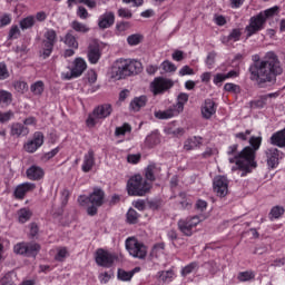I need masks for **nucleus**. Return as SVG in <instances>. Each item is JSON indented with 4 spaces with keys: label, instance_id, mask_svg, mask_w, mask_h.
<instances>
[{
    "label": "nucleus",
    "instance_id": "1",
    "mask_svg": "<svg viewBox=\"0 0 285 285\" xmlns=\"http://www.w3.org/2000/svg\"><path fill=\"white\" fill-rule=\"evenodd\" d=\"M248 72L250 81L264 86V83H275L284 69L276 53L268 51L264 59H259L258 55L253 56V63L249 65Z\"/></svg>",
    "mask_w": 285,
    "mask_h": 285
},
{
    "label": "nucleus",
    "instance_id": "2",
    "mask_svg": "<svg viewBox=\"0 0 285 285\" xmlns=\"http://www.w3.org/2000/svg\"><path fill=\"white\" fill-rule=\"evenodd\" d=\"M249 146L245 147L235 158H229V164H236L232 167V170H243L240 177H245L250 173V168H257V163H255V153L259 150L262 146V137H250Z\"/></svg>",
    "mask_w": 285,
    "mask_h": 285
},
{
    "label": "nucleus",
    "instance_id": "3",
    "mask_svg": "<svg viewBox=\"0 0 285 285\" xmlns=\"http://www.w3.org/2000/svg\"><path fill=\"white\" fill-rule=\"evenodd\" d=\"M144 70L141 61L135 59L120 58L116 60L112 67V75L116 79H126V77H135Z\"/></svg>",
    "mask_w": 285,
    "mask_h": 285
},
{
    "label": "nucleus",
    "instance_id": "4",
    "mask_svg": "<svg viewBox=\"0 0 285 285\" xmlns=\"http://www.w3.org/2000/svg\"><path fill=\"white\" fill-rule=\"evenodd\" d=\"M128 195L134 197H144L150 190V183L144 179L141 175L132 176L127 183Z\"/></svg>",
    "mask_w": 285,
    "mask_h": 285
},
{
    "label": "nucleus",
    "instance_id": "5",
    "mask_svg": "<svg viewBox=\"0 0 285 285\" xmlns=\"http://www.w3.org/2000/svg\"><path fill=\"white\" fill-rule=\"evenodd\" d=\"M110 115H112V106L110 104L100 105L89 114L86 124L88 128H95L96 124H99L101 119L110 117Z\"/></svg>",
    "mask_w": 285,
    "mask_h": 285
},
{
    "label": "nucleus",
    "instance_id": "6",
    "mask_svg": "<svg viewBox=\"0 0 285 285\" xmlns=\"http://www.w3.org/2000/svg\"><path fill=\"white\" fill-rule=\"evenodd\" d=\"M126 249L129 255H131V257H136V259H146V255H148V247L135 237L126 239Z\"/></svg>",
    "mask_w": 285,
    "mask_h": 285
},
{
    "label": "nucleus",
    "instance_id": "7",
    "mask_svg": "<svg viewBox=\"0 0 285 285\" xmlns=\"http://www.w3.org/2000/svg\"><path fill=\"white\" fill-rule=\"evenodd\" d=\"M200 222L199 216L181 218L177 223L178 230H180L185 237H193V233H195V228L199 226Z\"/></svg>",
    "mask_w": 285,
    "mask_h": 285
},
{
    "label": "nucleus",
    "instance_id": "8",
    "mask_svg": "<svg viewBox=\"0 0 285 285\" xmlns=\"http://www.w3.org/2000/svg\"><path fill=\"white\" fill-rule=\"evenodd\" d=\"M55 43H57V31L48 29L43 35L41 57L48 59L55 50Z\"/></svg>",
    "mask_w": 285,
    "mask_h": 285
},
{
    "label": "nucleus",
    "instance_id": "9",
    "mask_svg": "<svg viewBox=\"0 0 285 285\" xmlns=\"http://www.w3.org/2000/svg\"><path fill=\"white\" fill-rule=\"evenodd\" d=\"M105 197H106V193H104L101 188L96 187L94 188V191L89 195V197L79 196L78 204H80L81 206H87L89 202L94 206H104Z\"/></svg>",
    "mask_w": 285,
    "mask_h": 285
},
{
    "label": "nucleus",
    "instance_id": "10",
    "mask_svg": "<svg viewBox=\"0 0 285 285\" xmlns=\"http://www.w3.org/2000/svg\"><path fill=\"white\" fill-rule=\"evenodd\" d=\"M17 255H24V257H37L41 246L37 243H19L13 247Z\"/></svg>",
    "mask_w": 285,
    "mask_h": 285
},
{
    "label": "nucleus",
    "instance_id": "11",
    "mask_svg": "<svg viewBox=\"0 0 285 285\" xmlns=\"http://www.w3.org/2000/svg\"><path fill=\"white\" fill-rule=\"evenodd\" d=\"M266 22L264 20L263 14L253 16L249 19L248 26L245 27L246 38L253 37V35H257L261 30H264Z\"/></svg>",
    "mask_w": 285,
    "mask_h": 285
},
{
    "label": "nucleus",
    "instance_id": "12",
    "mask_svg": "<svg viewBox=\"0 0 285 285\" xmlns=\"http://www.w3.org/2000/svg\"><path fill=\"white\" fill-rule=\"evenodd\" d=\"M175 86V82L168 78L156 77L150 83V90L153 95H164L167 90H170Z\"/></svg>",
    "mask_w": 285,
    "mask_h": 285
},
{
    "label": "nucleus",
    "instance_id": "13",
    "mask_svg": "<svg viewBox=\"0 0 285 285\" xmlns=\"http://www.w3.org/2000/svg\"><path fill=\"white\" fill-rule=\"evenodd\" d=\"M86 68H88L86 60H83V58H76L73 60V68L70 72L62 73V79L70 80L72 78L81 77L83 72H86Z\"/></svg>",
    "mask_w": 285,
    "mask_h": 285
},
{
    "label": "nucleus",
    "instance_id": "14",
    "mask_svg": "<svg viewBox=\"0 0 285 285\" xmlns=\"http://www.w3.org/2000/svg\"><path fill=\"white\" fill-rule=\"evenodd\" d=\"M115 259H117V256L108 250L99 248L96 252V264L102 266V268H110L115 264Z\"/></svg>",
    "mask_w": 285,
    "mask_h": 285
},
{
    "label": "nucleus",
    "instance_id": "15",
    "mask_svg": "<svg viewBox=\"0 0 285 285\" xmlns=\"http://www.w3.org/2000/svg\"><path fill=\"white\" fill-rule=\"evenodd\" d=\"M213 188L217 197H226V195H228V178H226V176H216L214 178Z\"/></svg>",
    "mask_w": 285,
    "mask_h": 285
},
{
    "label": "nucleus",
    "instance_id": "16",
    "mask_svg": "<svg viewBox=\"0 0 285 285\" xmlns=\"http://www.w3.org/2000/svg\"><path fill=\"white\" fill-rule=\"evenodd\" d=\"M36 189H37V184L35 183L26 181V183L19 184L16 186L13 190V197L14 199H26V195H28V193H32Z\"/></svg>",
    "mask_w": 285,
    "mask_h": 285
},
{
    "label": "nucleus",
    "instance_id": "17",
    "mask_svg": "<svg viewBox=\"0 0 285 285\" xmlns=\"http://www.w3.org/2000/svg\"><path fill=\"white\" fill-rule=\"evenodd\" d=\"M43 146V134L41 131H36L33 134V139L24 144L26 153H37L39 148Z\"/></svg>",
    "mask_w": 285,
    "mask_h": 285
},
{
    "label": "nucleus",
    "instance_id": "18",
    "mask_svg": "<svg viewBox=\"0 0 285 285\" xmlns=\"http://www.w3.org/2000/svg\"><path fill=\"white\" fill-rule=\"evenodd\" d=\"M267 166L269 168H277L279 166V159L284 157V153L277 148H268L266 151Z\"/></svg>",
    "mask_w": 285,
    "mask_h": 285
},
{
    "label": "nucleus",
    "instance_id": "19",
    "mask_svg": "<svg viewBox=\"0 0 285 285\" xmlns=\"http://www.w3.org/2000/svg\"><path fill=\"white\" fill-rule=\"evenodd\" d=\"M200 112L203 119H212L213 115L217 112V102L210 98L205 99L200 107Z\"/></svg>",
    "mask_w": 285,
    "mask_h": 285
},
{
    "label": "nucleus",
    "instance_id": "20",
    "mask_svg": "<svg viewBox=\"0 0 285 285\" xmlns=\"http://www.w3.org/2000/svg\"><path fill=\"white\" fill-rule=\"evenodd\" d=\"M26 175L30 181H41L46 177V171L40 166L32 165L26 170Z\"/></svg>",
    "mask_w": 285,
    "mask_h": 285
},
{
    "label": "nucleus",
    "instance_id": "21",
    "mask_svg": "<svg viewBox=\"0 0 285 285\" xmlns=\"http://www.w3.org/2000/svg\"><path fill=\"white\" fill-rule=\"evenodd\" d=\"M88 61L89 63H99V60L101 59V46H99L97 42H92L88 47Z\"/></svg>",
    "mask_w": 285,
    "mask_h": 285
},
{
    "label": "nucleus",
    "instance_id": "22",
    "mask_svg": "<svg viewBox=\"0 0 285 285\" xmlns=\"http://www.w3.org/2000/svg\"><path fill=\"white\" fill-rule=\"evenodd\" d=\"M115 24V13L112 11L105 12L99 17L98 27L100 30H106Z\"/></svg>",
    "mask_w": 285,
    "mask_h": 285
},
{
    "label": "nucleus",
    "instance_id": "23",
    "mask_svg": "<svg viewBox=\"0 0 285 285\" xmlns=\"http://www.w3.org/2000/svg\"><path fill=\"white\" fill-rule=\"evenodd\" d=\"M11 137H27L30 135V129L21 122H13L10 127Z\"/></svg>",
    "mask_w": 285,
    "mask_h": 285
},
{
    "label": "nucleus",
    "instance_id": "24",
    "mask_svg": "<svg viewBox=\"0 0 285 285\" xmlns=\"http://www.w3.org/2000/svg\"><path fill=\"white\" fill-rule=\"evenodd\" d=\"M154 115H155L156 119H173V117H177L178 115H181V112L179 110H177L175 108V106L173 105L166 110L155 111Z\"/></svg>",
    "mask_w": 285,
    "mask_h": 285
},
{
    "label": "nucleus",
    "instance_id": "25",
    "mask_svg": "<svg viewBox=\"0 0 285 285\" xmlns=\"http://www.w3.org/2000/svg\"><path fill=\"white\" fill-rule=\"evenodd\" d=\"M203 144H204V138H202V136H194V137L187 138L184 142V150L190 151V150H195L196 148H202Z\"/></svg>",
    "mask_w": 285,
    "mask_h": 285
},
{
    "label": "nucleus",
    "instance_id": "26",
    "mask_svg": "<svg viewBox=\"0 0 285 285\" xmlns=\"http://www.w3.org/2000/svg\"><path fill=\"white\" fill-rule=\"evenodd\" d=\"M92 166H95V151L89 149L83 157L82 171L90 173V170H92Z\"/></svg>",
    "mask_w": 285,
    "mask_h": 285
},
{
    "label": "nucleus",
    "instance_id": "27",
    "mask_svg": "<svg viewBox=\"0 0 285 285\" xmlns=\"http://www.w3.org/2000/svg\"><path fill=\"white\" fill-rule=\"evenodd\" d=\"M148 104V98L146 96H139L131 100L129 108L134 112H139Z\"/></svg>",
    "mask_w": 285,
    "mask_h": 285
},
{
    "label": "nucleus",
    "instance_id": "28",
    "mask_svg": "<svg viewBox=\"0 0 285 285\" xmlns=\"http://www.w3.org/2000/svg\"><path fill=\"white\" fill-rule=\"evenodd\" d=\"M62 41L65 46H68V48H72L73 50L79 48V41H77L75 35H72V31H68Z\"/></svg>",
    "mask_w": 285,
    "mask_h": 285
},
{
    "label": "nucleus",
    "instance_id": "29",
    "mask_svg": "<svg viewBox=\"0 0 285 285\" xmlns=\"http://www.w3.org/2000/svg\"><path fill=\"white\" fill-rule=\"evenodd\" d=\"M160 141L161 139L159 138V132L154 131L146 137L145 145L148 146V148H154V146H157L160 144Z\"/></svg>",
    "mask_w": 285,
    "mask_h": 285
},
{
    "label": "nucleus",
    "instance_id": "30",
    "mask_svg": "<svg viewBox=\"0 0 285 285\" xmlns=\"http://www.w3.org/2000/svg\"><path fill=\"white\" fill-rule=\"evenodd\" d=\"M199 271V263L191 262L181 269L183 277H186L187 275H190L191 273H197Z\"/></svg>",
    "mask_w": 285,
    "mask_h": 285
},
{
    "label": "nucleus",
    "instance_id": "31",
    "mask_svg": "<svg viewBox=\"0 0 285 285\" xmlns=\"http://www.w3.org/2000/svg\"><path fill=\"white\" fill-rule=\"evenodd\" d=\"M68 8H72V6L77 4V3H83L85 6H87V8H97V1L96 0H68Z\"/></svg>",
    "mask_w": 285,
    "mask_h": 285
},
{
    "label": "nucleus",
    "instance_id": "32",
    "mask_svg": "<svg viewBox=\"0 0 285 285\" xmlns=\"http://www.w3.org/2000/svg\"><path fill=\"white\" fill-rule=\"evenodd\" d=\"M186 104H188V94H180L178 95L177 104L174 106L178 111L184 112V106H186Z\"/></svg>",
    "mask_w": 285,
    "mask_h": 285
},
{
    "label": "nucleus",
    "instance_id": "33",
    "mask_svg": "<svg viewBox=\"0 0 285 285\" xmlns=\"http://www.w3.org/2000/svg\"><path fill=\"white\" fill-rule=\"evenodd\" d=\"M30 90L37 97H41V95H43V90H45L43 81H41V80L36 81L35 83H32L30 86Z\"/></svg>",
    "mask_w": 285,
    "mask_h": 285
},
{
    "label": "nucleus",
    "instance_id": "34",
    "mask_svg": "<svg viewBox=\"0 0 285 285\" xmlns=\"http://www.w3.org/2000/svg\"><path fill=\"white\" fill-rule=\"evenodd\" d=\"M30 217H32V212L28 208H21L18 212V219L20 224H26V222L30 220Z\"/></svg>",
    "mask_w": 285,
    "mask_h": 285
},
{
    "label": "nucleus",
    "instance_id": "35",
    "mask_svg": "<svg viewBox=\"0 0 285 285\" xmlns=\"http://www.w3.org/2000/svg\"><path fill=\"white\" fill-rule=\"evenodd\" d=\"M238 282H253L255 279V272L253 271H245L240 272L237 275Z\"/></svg>",
    "mask_w": 285,
    "mask_h": 285
},
{
    "label": "nucleus",
    "instance_id": "36",
    "mask_svg": "<svg viewBox=\"0 0 285 285\" xmlns=\"http://www.w3.org/2000/svg\"><path fill=\"white\" fill-rule=\"evenodd\" d=\"M36 23L35 16H29L20 21L21 30H30Z\"/></svg>",
    "mask_w": 285,
    "mask_h": 285
},
{
    "label": "nucleus",
    "instance_id": "37",
    "mask_svg": "<svg viewBox=\"0 0 285 285\" xmlns=\"http://www.w3.org/2000/svg\"><path fill=\"white\" fill-rule=\"evenodd\" d=\"M117 277L118 279H120V282H130V279L135 277V272H127L125 269L119 268Z\"/></svg>",
    "mask_w": 285,
    "mask_h": 285
},
{
    "label": "nucleus",
    "instance_id": "38",
    "mask_svg": "<svg viewBox=\"0 0 285 285\" xmlns=\"http://www.w3.org/2000/svg\"><path fill=\"white\" fill-rule=\"evenodd\" d=\"M71 28L76 32H82V33L90 32V28H88V26H86L77 20H73L71 22Z\"/></svg>",
    "mask_w": 285,
    "mask_h": 285
},
{
    "label": "nucleus",
    "instance_id": "39",
    "mask_svg": "<svg viewBox=\"0 0 285 285\" xmlns=\"http://www.w3.org/2000/svg\"><path fill=\"white\" fill-rule=\"evenodd\" d=\"M158 277L161 279V282H173V277H175V272L171 269L169 271H161L158 272Z\"/></svg>",
    "mask_w": 285,
    "mask_h": 285
},
{
    "label": "nucleus",
    "instance_id": "40",
    "mask_svg": "<svg viewBox=\"0 0 285 285\" xmlns=\"http://www.w3.org/2000/svg\"><path fill=\"white\" fill-rule=\"evenodd\" d=\"M131 130H132V127H130L128 122H125L122 126L116 127L115 135L116 137H121L126 135V132H131Z\"/></svg>",
    "mask_w": 285,
    "mask_h": 285
},
{
    "label": "nucleus",
    "instance_id": "41",
    "mask_svg": "<svg viewBox=\"0 0 285 285\" xmlns=\"http://www.w3.org/2000/svg\"><path fill=\"white\" fill-rule=\"evenodd\" d=\"M127 222L128 224H137V222H139V214L137 213V210L130 208L127 212Z\"/></svg>",
    "mask_w": 285,
    "mask_h": 285
},
{
    "label": "nucleus",
    "instance_id": "42",
    "mask_svg": "<svg viewBox=\"0 0 285 285\" xmlns=\"http://www.w3.org/2000/svg\"><path fill=\"white\" fill-rule=\"evenodd\" d=\"M164 248H165L164 243L156 244L150 252V256L156 258L161 257V254L164 253Z\"/></svg>",
    "mask_w": 285,
    "mask_h": 285
},
{
    "label": "nucleus",
    "instance_id": "43",
    "mask_svg": "<svg viewBox=\"0 0 285 285\" xmlns=\"http://www.w3.org/2000/svg\"><path fill=\"white\" fill-rule=\"evenodd\" d=\"M12 101V94L0 91V106H8Z\"/></svg>",
    "mask_w": 285,
    "mask_h": 285
},
{
    "label": "nucleus",
    "instance_id": "44",
    "mask_svg": "<svg viewBox=\"0 0 285 285\" xmlns=\"http://www.w3.org/2000/svg\"><path fill=\"white\" fill-rule=\"evenodd\" d=\"M160 66H161L164 72H176L177 71V66H175V63L170 62V60L163 61Z\"/></svg>",
    "mask_w": 285,
    "mask_h": 285
},
{
    "label": "nucleus",
    "instance_id": "45",
    "mask_svg": "<svg viewBox=\"0 0 285 285\" xmlns=\"http://www.w3.org/2000/svg\"><path fill=\"white\" fill-rule=\"evenodd\" d=\"M285 210L284 207L282 206H275L271 209L269 215L274 218V219H279V217H282V215H284Z\"/></svg>",
    "mask_w": 285,
    "mask_h": 285
},
{
    "label": "nucleus",
    "instance_id": "46",
    "mask_svg": "<svg viewBox=\"0 0 285 285\" xmlns=\"http://www.w3.org/2000/svg\"><path fill=\"white\" fill-rule=\"evenodd\" d=\"M13 88L17 92L23 95V92L28 91V83L26 81H16Z\"/></svg>",
    "mask_w": 285,
    "mask_h": 285
},
{
    "label": "nucleus",
    "instance_id": "47",
    "mask_svg": "<svg viewBox=\"0 0 285 285\" xmlns=\"http://www.w3.org/2000/svg\"><path fill=\"white\" fill-rule=\"evenodd\" d=\"M68 257V249L66 247L58 248L55 256L56 262H63Z\"/></svg>",
    "mask_w": 285,
    "mask_h": 285
},
{
    "label": "nucleus",
    "instance_id": "48",
    "mask_svg": "<svg viewBox=\"0 0 285 285\" xmlns=\"http://www.w3.org/2000/svg\"><path fill=\"white\" fill-rule=\"evenodd\" d=\"M242 39V30L233 29L232 32L227 37V41H239Z\"/></svg>",
    "mask_w": 285,
    "mask_h": 285
},
{
    "label": "nucleus",
    "instance_id": "49",
    "mask_svg": "<svg viewBox=\"0 0 285 285\" xmlns=\"http://www.w3.org/2000/svg\"><path fill=\"white\" fill-rule=\"evenodd\" d=\"M277 10H279V8L273 7V8H269V9H267V10H265V11L258 13V14H262L265 22H266V20L269 19V17H274V14H277Z\"/></svg>",
    "mask_w": 285,
    "mask_h": 285
},
{
    "label": "nucleus",
    "instance_id": "50",
    "mask_svg": "<svg viewBox=\"0 0 285 285\" xmlns=\"http://www.w3.org/2000/svg\"><path fill=\"white\" fill-rule=\"evenodd\" d=\"M127 43L129 46H139L141 43V35H131L127 38Z\"/></svg>",
    "mask_w": 285,
    "mask_h": 285
},
{
    "label": "nucleus",
    "instance_id": "51",
    "mask_svg": "<svg viewBox=\"0 0 285 285\" xmlns=\"http://www.w3.org/2000/svg\"><path fill=\"white\" fill-rule=\"evenodd\" d=\"M145 177L148 181H155V165H149L145 170Z\"/></svg>",
    "mask_w": 285,
    "mask_h": 285
},
{
    "label": "nucleus",
    "instance_id": "52",
    "mask_svg": "<svg viewBox=\"0 0 285 285\" xmlns=\"http://www.w3.org/2000/svg\"><path fill=\"white\" fill-rule=\"evenodd\" d=\"M12 117H14L12 111L0 112V124H8Z\"/></svg>",
    "mask_w": 285,
    "mask_h": 285
},
{
    "label": "nucleus",
    "instance_id": "53",
    "mask_svg": "<svg viewBox=\"0 0 285 285\" xmlns=\"http://www.w3.org/2000/svg\"><path fill=\"white\" fill-rule=\"evenodd\" d=\"M12 23V17L9 13H4L0 17V28H4V26H10Z\"/></svg>",
    "mask_w": 285,
    "mask_h": 285
},
{
    "label": "nucleus",
    "instance_id": "54",
    "mask_svg": "<svg viewBox=\"0 0 285 285\" xmlns=\"http://www.w3.org/2000/svg\"><path fill=\"white\" fill-rule=\"evenodd\" d=\"M118 17H121L122 19H132V11L126 8H120L118 10Z\"/></svg>",
    "mask_w": 285,
    "mask_h": 285
},
{
    "label": "nucleus",
    "instance_id": "55",
    "mask_svg": "<svg viewBox=\"0 0 285 285\" xmlns=\"http://www.w3.org/2000/svg\"><path fill=\"white\" fill-rule=\"evenodd\" d=\"M10 73L8 72V67L6 62H0V80L8 79Z\"/></svg>",
    "mask_w": 285,
    "mask_h": 285
},
{
    "label": "nucleus",
    "instance_id": "56",
    "mask_svg": "<svg viewBox=\"0 0 285 285\" xmlns=\"http://www.w3.org/2000/svg\"><path fill=\"white\" fill-rule=\"evenodd\" d=\"M224 90H226V92H239V86L233 82H227L224 86Z\"/></svg>",
    "mask_w": 285,
    "mask_h": 285
},
{
    "label": "nucleus",
    "instance_id": "57",
    "mask_svg": "<svg viewBox=\"0 0 285 285\" xmlns=\"http://www.w3.org/2000/svg\"><path fill=\"white\" fill-rule=\"evenodd\" d=\"M238 145H232L228 147L227 155L229 156V159H235L239 153H237Z\"/></svg>",
    "mask_w": 285,
    "mask_h": 285
},
{
    "label": "nucleus",
    "instance_id": "58",
    "mask_svg": "<svg viewBox=\"0 0 285 285\" xmlns=\"http://www.w3.org/2000/svg\"><path fill=\"white\" fill-rule=\"evenodd\" d=\"M206 208H208V203L206 200L198 199L196 202V209H198L199 213H204V210H206Z\"/></svg>",
    "mask_w": 285,
    "mask_h": 285
},
{
    "label": "nucleus",
    "instance_id": "59",
    "mask_svg": "<svg viewBox=\"0 0 285 285\" xmlns=\"http://www.w3.org/2000/svg\"><path fill=\"white\" fill-rule=\"evenodd\" d=\"M19 35H21L19 27L18 26L11 27V29L9 31V39H17V37H19Z\"/></svg>",
    "mask_w": 285,
    "mask_h": 285
},
{
    "label": "nucleus",
    "instance_id": "60",
    "mask_svg": "<svg viewBox=\"0 0 285 285\" xmlns=\"http://www.w3.org/2000/svg\"><path fill=\"white\" fill-rule=\"evenodd\" d=\"M58 153H59V148H55L51 151H48L42 157L43 161H50V159H52V157H55Z\"/></svg>",
    "mask_w": 285,
    "mask_h": 285
},
{
    "label": "nucleus",
    "instance_id": "61",
    "mask_svg": "<svg viewBox=\"0 0 285 285\" xmlns=\"http://www.w3.org/2000/svg\"><path fill=\"white\" fill-rule=\"evenodd\" d=\"M132 206L137 208V210H146V200L138 199L132 203Z\"/></svg>",
    "mask_w": 285,
    "mask_h": 285
},
{
    "label": "nucleus",
    "instance_id": "62",
    "mask_svg": "<svg viewBox=\"0 0 285 285\" xmlns=\"http://www.w3.org/2000/svg\"><path fill=\"white\" fill-rule=\"evenodd\" d=\"M179 75L180 77H186V75H195V71L193 70V68H189L187 65L184 66L180 70H179Z\"/></svg>",
    "mask_w": 285,
    "mask_h": 285
},
{
    "label": "nucleus",
    "instance_id": "63",
    "mask_svg": "<svg viewBox=\"0 0 285 285\" xmlns=\"http://www.w3.org/2000/svg\"><path fill=\"white\" fill-rule=\"evenodd\" d=\"M215 57H217V55L215 52L208 53V56L206 58V65L208 66V68H213V66L215 63Z\"/></svg>",
    "mask_w": 285,
    "mask_h": 285
},
{
    "label": "nucleus",
    "instance_id": "64",
    "mask_svg": "<svg viewBox=\"0 0 285 285\" xmlns=\"http://www.w3.org/2000/svg\"><path fill=\"white\" fill-rule=\"evenodd\" d=\"M77 14L80 19H88V16H89L86 7H78Z\"/></svg>",
    "mask_w": 285,
    "mask_h": 285
}]
</instances>
